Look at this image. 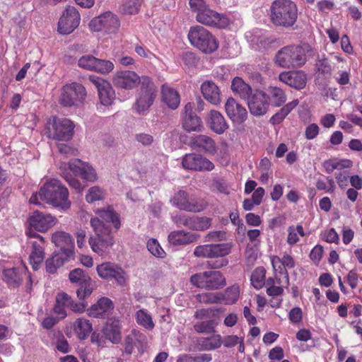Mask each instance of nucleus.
Segmentation results:
<instances>
[{
	"label": "nucleus",
	"instance_id": "20e7f679",
	"mask_svg": "<svg viewBox=\"0 0 362 362\" xmlns=\"http://www.w3.org/2000/svg\"><path fill=\"white\" fill-rule=\"evenodd\" d=\"M309 47L286 46L278 51L275 56V64L282 68H296L304 65L306 62V52Z\"/></svg>",
	"mask_w": 362,
	"mask_h": 362
},
{
	"label": "nucleus",
	"instance_id": "f704fd0d",
	"mask_svg": "<svg viewBox=\"0 0 362 362\" xmlns=\"http://www.w3.org/2000/svg\"><path fill=\"white\" fill-rule=\"evenodd\" d=\"M191 146L193 148H200L206 153L214 154L216 151L214 141L206 135H197L192 139Z\"/></svg>",
	"mask_w": 362,
	"mask_h": 362
},
{
	"label": "nucleus",
	"instance_id": "4c0bfd02",
	"mask_svg": "<svg viewBox=\"0 0 362 362\" xmlns=\"http://www.w3.org/2000/svg\"><path fill=\"white\" fill-rule=\"evenodd\" d=\"M322 165L326 173H332L334 170L339 171L351 168L353 166V161L349 159L332 158L324 161Z\"/></svg>",
	"mask_w": 362,
	"mask_h": 362
},
{
	"label": "nucleus",
	"instance_id": "6e6d98bb",
	"mask_svg": "<svg viewBox=\"0 0 362 362\" xmlns=\"http://www.w3.org/2000/svg\"><path fill=\"white\" fill-rule=\"evenodd\" d=\"M115 65L113 62L107 59H101L97 58L95 63V72L101 74H107L114 69Z\"/></svg>",
	"mask_w": 362,
	"mask_h": 362
},
{
	"label": "nucleus",
	"instance_id": "e2e57ef3",
	"mask_svg": "<svg viewBox=\"0 0 362 362\" xmlns=\"http://www.w3.org/2000/svg\"><path fill=\"white\" fill-rule=\"evenodd\" d=\"M136 332L132 331L130 334L126 336L124 342V353L131 355L134 349Z\"/></svg>",
	"mask_w": 362,
	"mask_h": 362
},
{
	"label": "nucleus",
	"instance_id": "f03ea898",
	"mask_svg": "<svg viewBox=\"0 0 362 362\" xmlns=\"http://www.w3.org/2000/svg\"><path fill=\"white\" fill-rule=\"evenodd\" d=\"M38 198L62 210H67L71 206L68 189L58 180L53 179L45 183L38 192L30 197L29 202L40 204Z\"/></svg>",
	"mask_w": 362,
	"mask_h": 362
},
{
	"label": "nucleus",
	"instance_id": "9b49d317",
	"mask_svg": "<svg viewBox=\"0 0 362 362\" xmlns=\"http://www.w3.org/2000/svg\"><path fill=\"white\" fill-rule=\"evenodd\" d=\"M88 27L93 32L103 31L107 34H116L120 27L118 16L111 11H105L93 18Z\"/></svg>",
	"mask_w": 362,
	"mask_h": 362
},
{
	"label": "nucleus",
	"instance_id": "6e6552de",
	"mask_svg": "<svg viewBox=\"0 0 362 362\" xmlns=\"http://www.w3.org/2000/svg\"><path fill=\"white\" fill-rule=\"evenodd\" d=\"M87 95L85 87L78 83L66 84L62 88L59 102L63 107H79Z\"/></svg>",
	"mask_w": 362,
	"mask_h": 362
},
{
	"label": "nucleus",
	"instance_id": "3c124183",
	"mask_svg": "<svg viewBox=\"0 0 362 362\" xmlns=\"http://www.w3.org/2000/svg\"><path fill=\"white\" fill-rule=\"evenodd\" d=\"M315 187L317 189L325 190L329 194H333L336 190L335 182L331 177H326L325 180L318 179L316 181Z\"/></svg>",
	"mask_w": 362,
	"mask_h": 362
},
{
	"label": "nucleus",
	"instance_id": "338daca9",
	"mask_svg": "<svg viewBox=\"0 0 362 362\" xmlns=\"http://www.w3.org/2000/svg\"><path fill=\"white\" fill-rule=\"evenodd\" d=\"M189 4L192 11L197 14L202 12L208 6L204 0H189Z\"/></svg>",
	"mask_w": 362,
	"mask_h": 362
},
{
	"label": "nucleus",
	"instance_id": "69168bd1",
	"mask_svg": "<svg viewBox=\"0 0 362 362\" xmlns=\"http://www.w3.org/2000/svg\"><path fill=\"white\" fill-rule=\"evenodd\" d=\"M214 310L208 309H199L197 310L194 313V317L200 320H211V318L214 315Z\"/></svg>",
	"mask_w": 362,
	"mask_h": 362
},
{
	"label": "nucleus",
	"instance_id": "e433bc0d",
	"mask_svg": "<svg viewBox=\"0 0 362 362\" xmlns=\"http://www.w3.org/2000/svg\"><path fill=\"white\" fill-rule=\"evenodd\" d=\"M74 257H68L62 252H55L45 262L46 271L50 274H54L66 262H68Z\"/></svg>",
	"mask_w": 362,
	"mask_h": 362
},
{
	"label": "nucleus",
	"instance_id": "423d86ee",
	"mask_svg": "<svg viewBox=\"0 0 362 362\" xmlns=\"http://www.w3.org/2000/svg\"><path fill=\"white\" fill-rule=\"evenodd\" d=\"M75 125L67 118L52 117L46 124L47 135L49 139L58 141H68L74 135Z\"/></svg>",
	"mask_w": 362,
	"mask_h": 362
},
{
	"label": "nucleus",
	"instance_id": "8fccbe9b",
	"mask_svg": "<svg viewBox=\"0 0 362 362\" xmlns=\"http://www.w3.org/2000/svg\"><path fill=\"white\" fill-rule=\"evenodd\" d=\"M299 235L303 237L305 235L304 230L302 226L298 225L296 227L290 226L288 228L287 243L293 245L299 241Z\"/></svg>",
	"mask_w": 362,
	"mask_h": 362
},
{
	"label": "nucleus",
	"instance_id": "cd10ccee",
	"mask_svg": "<svg viewBox=\"0 0 362 362\" xmlns=\"http://www.w3.org/2000/svg\"><path fill=\"white\" fill-rule=\"evenodd\" d=\"M204 98L210 103L218 105L221 103V92L216 84L212 81H206L201 86Z\"/></svg>",
	"mask_w": 362,
	"mask_h": 362
},
{
	"label": "nucleus",
	"instance_id": "49530a36",
	"mask_svg": "<svg viewBox=\"0 0 362 362\" xmlns=\"http://www.w3.org/2000/svg\"><path fill=\"white\" fill-rule=\"evenodd\" d=\"M222 344L220 335H212L209 337H203L199 340V344L205 350H211L221 346Z\"/></svg>",
	"mask_w": 362,
	"mask_h": 362
},
{
	"label": "nucleus",
	"instance_id": "052dcab7",
	"mask_svg": "<svg viewBox=\"0 0 362 362\" xmlns=\"http://www.w3.org/2000/svg\"><path fill=\"white\" fill-rule=\"evenodd\" d=\"M214 320H202L194 324V329L197 333H210L214 331Z\"/></svg>",
	"mask_w": 362,
	"mask_h": 362
},
{
	"label": "nucleus",
	"instance_id": "09e8293b",
	"mask_svg": "<svg viewBox=\"0 0 362 362\" xmlns=\"http://www.w3.org/2000/svg\"><path fill=\"white\" fill-rule=\"evenodd\" d=\"M60 169L64 177L71 187L78 191L83 189L81 182L71 174V172L68 168L67 163L62 164Z\"/></svg>",
	"mask_w": 362,
	"mask_h": 362
},
{
	"label": "nucleus",
	"instance_id": "412c9836",
	"mask_svg": "<svg viewBox=\"0 0 362 362\" xmlns=\"http://www.w3.org/2000/svg\"><path fill=\"white\" fill-rule=\"evenodd\" d=\"M52 242L60 248L59 252L68 257H74V246L71 236L64 231H57L52 235Z\"/></svg>",
	"mask_w": 362,
	"mask_h": 362
},
{
	"label": "nucleus",
	"instance_id": "393cba45",
	"mask_svg": "<svg viewBox=\"0 0 362 362\" xmlns=\"http://www.w3.org/2000/svg\"><path fill=\"white\" fill-rule=\"evenodd\" d=\"M273 269L275 272L279 270V274L284 276L285 284L288 285V269H292L295 267V261L289 255H284L281 258L278 256H274L271 259Z\"/></svg>",
	"mask_w": 362,
	"mask_h": 362
},
{
	"label": "nucleus",
	"instance_id": "7ed1b4c3",
	"mask_svg": "<svg viewBox=\"0 0 362 362\" xmlns=\"http://www.w3.org/2000/svg\"><path fill=\"white\" fill-rule=\"evenodd\" d=\"M297 16V7L291 0H276L271 6V20L276 26L291 27L294 25Z\"/></svg>",
	"mask_w": 362,
	"mask_h": 362
},
{
	"label": "nucleus",
	"instance_id": "bf43d9fd",
	"mask_svg": "<svg viewBox=\"0 0 362 362\" xmlns=\"http://www.w3.org/2000/svg\"><path fill=\"white\" fill-rule=\"evenodd\" d=\"M334 177L338 186L341 189H344L348 186L350 173L346 169L341 170L335 173Z\"/></svg>",
	"mask_w": 362,
	"mask_h": 362
},
{
	"label": "nucleus",
	"instance_id": "6ab92c4d",
	"mask_svg": "<svg viewBox=\"0 0 362 362\" xmlns=\"http://www.w3.org/2000/svg\"><path fill=\"white\" fill-rule=\"evenodd\" d=\"M225 110L233 123L242 124L247 118L246 108L233 98H229L225 103Z\"/></svg>",
	"mask_w": 362,
	"mask_h": 362
},
{
	"label": "nucleus",
	"instance_id": "58836bf2",
	"mask_svg": "<svg viewBox=\"0 0 362 362\" xmlns=\"http://www.w3.org/2000/svg\"><path fill=\"white\" fill-rule=\"evenodd\" d=\"M71 303L70 296L65 293H59L56 297V305L54 307V313L59 315V319L66 316V308Z\"/></svg>",
	"mask_w": 362,
	"mask_h": 362
},
{
	"label": "nucleus",
	"instance_id": "2f4dec72",
	"mask_svg": "<svg viewBox=\"0 0 362 362\" xmlns=\"http://www.w3.org/2000/svg\"><path fill=\"white\" fill-rule=\"evenodd\" d=\"M74 334L80 340L86 339L93 331L90 322L85 317L77 318L71 325Z\"/></svg>",
	"mask_w": 362,
	"mask_h": 362
},
{
	"label": "nucleus",
	"instance_id": "473e14b6",
	"mask_svg": "<svg viewBox=\"0 0 362 362\" xmlns=\"http://www.w3.org/2000/svg\"><path fill=\"white\" fill-rule=\"evenodd\" d=\"M264 95L269 104L274 107H280L286 100L284 90L277 86H269L264 91Z\"/></svg>",
	"mask_w": 362,
	"mask_h": 362
},
{
	"label": "nucleus",
	"instance_id": "4468645a",
	"mask_svg": "<svg viewBox=\"0 0 362 362\" xmlns=\"http://www.w3.org/2000/svg\"><path fill=\"white\" fill-rule=\"evenodd\" d=\"M196 20L203 25L219 28H224L229 24V20L226 15L217 13L209 6L196 15Z\"/></svg>",
	"mask_w": 362,
	"mask_h": 362
},
{
	"label": "nucleus",
	"instance_id": "a18cd8bd",
	"mask_svg": "<svg viewBox=\"0 0 362 362\" xmlns=\"http://www.w3.org/2000/svg\"><path fill=\"white\" fill-rule=\"evenodd\" d=\"M221 303L233 304L239 297V288L236 286L228 288L223 293H221Z\"/></svg>",
	"mask_w": 362,
	"mask_h": 362
},
{
	"label": "nucleus",
	"instance_id": "0e129e2a",
	"mask_svg": "<svg viewBox=\"0 0 362 362\" xmlns=\"http://www.w3.org/2000/svg\"><path fill=\"white\" fill-rule=\"evenodd\" d=\"M322 239L329 243H338L339 237L334 228L323 231L321 234Z\"/></svg>",
	"mask_w": 362,
	"mask_h": 362
},
{
	"label": "nucleus",
	"instance_id": "a19ab883",
	"mask_svg": "<svg viewBox=\"0 0 362 362\" xmlns=\"http://www.w3.org/2000/svg\"><path fill=\"white\" fill-rule=\"evenodd\" d=\"M136 322L147 329H153L155 324L153 321L151 314L144 309H141L135 313Z\"/></svg>",
	"mask_w": 362,
	"mask_h": 362
},
{
	"label": "nucleus",
	"instance_id": "1a4fd4ad",
	"mask_svg": "<svg viewBox=\"0 0 362 362\" xmlns=\"http://www.w3.org/2000/svg\"><path fill=\"white\" fill-rule=\"evenodd\" d=\"M190 282L194 286L206 290H216L226 285V279L218 271H206L195 274L190 277Z\"/></svg>",
	"mask_w": 362,
	"mask_h": 362
},
{
	"label": "nucleus",
	"instance_id": "774afa93",
	"mask_svg": "<svg viewBox=\"0 0 362 362\" xmlns=\"http://www.w3.org/2000/svg\"><path fill=\"white\" fill-rule=\"evenodd\" d=\"M319 134V127L316 124H309L305 131V136L307 139L311 140L315 139Z\"/></svg>",
	"mask_w": 362,
	"mask_h": 362
},
{
	"label": "nucleus",
	"instance_id": "0eeeda50",
	"mask_svg": "<svg viewBox=\"0 0 362 362\" xmlns=\"http://www.w3.org/2000/svg\"><path fill=\"white\" fill-rule=\"evenodd\" d=\"M170 202L175 208L192 213L201 212L208 206L207 202L203 198L191 197L186 191L182 189L175 192Z\"/></svg>",
	"mask_w": 362,
	"mask_h": 362
},
{
	"label": "nucleus",
	"instance_id": "4d7b16f0",
	"mask_svg": "<svg viewBox=\"0 0 362 362\" xmlns=\"http://www.w3.org/2000/svg\"><path fill=\"white\" fill-rule=\"evenodd\" d=\"M103 198L104 192L98 186L90 187L86 195V199L88 203H93L94 202L101 200Z\"/></svg>",
	"mask_w": 362,
	"mask_h": 362
},
{
	"label": "nucleus",
	"instance_id": "603ef678",
	"mask_svg": "<svg viewBox=\"0 0 362 362\" xmlns=\"http://www.w3.org/2000/svg\"><path fill=\"white\" fill-rule=\"evenodd\" d=\"M146 247L150 253L152 254L154 257L158 258H164L165 257V252L161 247L156 239H149L147 241Z\"/></svg>",
	"mask_w": 362,
	"mask_h": 362
},
{
	"label": "nucleus",
	"instance_id": "dca6fc26",
	"mask_svg": "<svg viewBox=\"0 0 362 362\" xmlns=\"http://www.w3.org/2000/svg\"><path fill=\"white\" fill-rule=\"evenodd\" d=\"M182 164L184 168L195 171H211L215 167L209 159L195 153L186 154Z\"/></svg>",
	"mask_w": 362,
	"mask_h": 362
},
{
	"label": "nucleus",
	"instance_id": "2eb2a0df",
	"mask_svg": "<svg viewBox=\"0 0 362 362\" xmlns=\"http://www.w3.org/2000/svg\"><path fill=\"white\" fill-rule=\"evenodd\" d=\"M141 82L140 76L133 71L119 70L112 76V83L115 86L126 90L136 88Z\"/></svg>",
	"mask_w": 362,
	"mask_h": 362
},
{
	"label": "nucleus",
	"instance_id": "c03bdc74",
	"mask_svg": "<svg viewBox=\"0 0 362 362\" xmlns=\"http://www.w3.org/2000/svg\"><path fill=\"white\" fill-rule=\"evenodd\" d=\"M4 280L10 286H18L21 281V272L16 269H6L4 270Z\"/></svg>",
	"mask_w": 362,
	"mask_h": 362
},
{
	"label": "nucleus",
	"instance_id": "de8ad7c7",
	"mask_svg": "<svg viewBox=\"0 0 362 362\" xmlns=\"http://www.w3.org/2000/svg\"><path fill=\"white\" fill-rule=\"evenodd\" d=\"M266 271L263 267L256 268L251 276V284L256 289H260L265 284Z\"/></svg>",
	"mask_w": 362,
	"mask_h": 362
},
{
	"label": "nucleus",
	"instance_id": "aec40b11",
	"mask_svg": "<svg viewBox=\"0 0 362 362\" xmlns=\"http://www.w3.org/2000/svg\"><path fill=\"white\" fill-rule=\"evenodd\" d=\"M57 223L55 217L50 214L35 211L29 218V225L32 228L39 231L45 232Z\"/></svg>",
	"mask_w": 362,
	"mask_h": 362
},
{
	"label": "nucleus",
	"instance_id": "37998d69",
	"mask_svg": "<svg viewBox=\"0 0 362 362\" xmlns=\"http://www.w3.org/2000/svg\"><path fill=\"white\" fill-rule=\"evenodd\" d=\"M69 277L71 283H75L80 286L87 284L90 281L89 276L80 268L71 270L69 273Z\"/></svg>",
	"mask_w": 362,
	"mask_h": 362
},
{
	"label": "nucleus",
	"instance_id": "79ce46f5",
	"mask_svg": "<svg viewBox=\"0 0 362 362\" xmlns=\"http://www.w3.org/2000/svg\"><path fill=\"white\" fill-rule=\"evenodd\" d=\"M232 243H223L211 244V259L223 257L230 253Z\"/></svg>",
	"mask_w": 362,
	"mask_h": 362
},
{
	"label": "nucleus",
	"instance_id": "9d476101",
	"mask_svg": "<svg viewBox=\"0 0 362 362\" xmlns=\"http://www.w3.org/2000/svg\"><path fill=\"white\" fill-rule=\"evenodd\" d=\"M156 95L154 84L149 78H144L133 110L139 115H146L153 105Z\"/></svg>",
	"mask_w": 362,
	"mask_h": 362
},
{
	"label": "nucleus",
	"instance_id": "f3484780",
	"mask_svg": "<svg viewBox=\"0 0 362 362\" xmlns=\"http://www.w3.org/2000/svg\"><path fill=\"white\" fill-rule=\"evenodd\" d=\"M67 165L74 175H80L83 180L92 182L98 180L95 170L88 163L79 159H74L67 163Z\"/></svg>",
	"mask_w": 362,
	"mask_h": 362
},
{
	"label": "nucleus",
	"instance_id": "4be33fe9",
	"mask_svg": "<svg viewBox=\"0 0 362 362\" xmlns=\"http://www.w3.org/2000/svg\"><path fill=\"white\" fill-rule=\"evenodd\" d=\"M122 322L119 319L112 317L106 322L103 332L105 338L115 344L122 341Z\"/></svg>",
	"mask_w": 362,
	"mask_h": 362
},
{
	"label": "nucleus",
	"instance_id": "39448f33",
	"mask_svg": "<svg viewBox=\"0 0 362 362\" xmlns=\"http://www.w3.org/2000/svg\"><path fill=\"white\" fill-rule=\"evenodd\" d=\"M188 39L192 45L206 54L212 53L218 47L215 37L208 30L200 25L190 28Z\"/></svg>",
	"mask_w": 362,
	"mask_h": 362
},
{
	"label": "nucleus",
	"instance_id": "680f3d73",
	"mask_svg": "<svg viewBox=\"0 0 362 362\" xmlns=\"http://www.w3.org/2000/svg\"><path fill=\"white\" fill-rule=\"evenodd\" d=\"M194 257L204 259H211V244L197 246L193 252Z\"/></svg>",
	"mask_w": 362,
	"mask_h": 362
},
{
	"label": "nucleus",
	"instance_id": "ea45409f",
	"mask_svg": "<svg viewBox=\"0 0 362 362\" xmlns=\"http://www.w3.org/2000/svg\"><path fill=\"white\" fill-rule=\"evenodd\" d=\"M98 97L101 105L110 106L115 99V90L109 82L102 86L98 90Z\"/></svg>",
	"mask_w": 362,
	"mask_h": 362
},
{
	"label": "nucleus",
	"instance_id": "a878e982",
	"mask_svg": "<svg viewBox=\"0 0 362 362\" xmlns=\"http://www.w3.org/2000/svg\"><path fill=\"white\" fill-rule=\"evenodd\" d=\"M206 122L209 128L217 134H222L228 129V124L223 115L215 110L209 111Z\"/></svg>",
	"mask_w": 362,
	"mask_h": 362
},
{
	"label": "nucleus",
	"instance_id": "5701e85b",
	"mask_svg": "<svg viewBox=\"0 0 362 362\" xmlns=\"http://www.w3.org/2000/svg\"><path fill=\"white\" fill-rule=\"evenodd\" d=\"M194 105L188 103L184 107L182 126L187 132H200L203 126L201 119L193 112Z\"/></svg>",
	"mask_w": 362,
	"mask_h": 362
},
{
	"label": "nucleus",
	"instance_id": "f8f14e48",
	"mask_svg": "<svg viewBox=\"0 0 362 362\" xmlns=\"http://www.w3.org/2000/svg\"><path fill=\"white\" fill-rule=\"evenodd\" d=\"M97 274L103 280H115L119 286H125L129 281L127 272L118 264L110 262H103L96 267Z\"/></svg>",
	"mask_w": 362,
	"mask_h": 362
},
{
	"label": "nucleus",
	"instance_id": "b1692460",
	"mask_svg": "<svg viewBox=\"0 0 362 362\" xmlns=\"http://www.w3.org/2000/svg\"><path fill=\"white\" fill-rule=\"evenodd\" d=\"M279 80L296 89H302L307 81L306 74L302 71H284L279 74Z\"/></svg>",
	"mask_w": 362,
	"mask_h": 362
},
{
	"label": "nucleus",
	"instance_id": "13d9d810",
	"mask_svg": "<svg viewBox=\"0 0 362 362\" xmlns=\"http://www.w3.org/2000/svg\"><path fill=\"white\" fill-rule=\"evenodd\" d=\"M142 0H127L122 6V11L125 14H136L138 13Z\"/></svg>",
	"mask_w": 362,
	"mask_h": 362
},
{
	"label": "nucleus",
	"instance_id": "c9c22d12",
	"mask_svg": "<svg viewBox=\"0 0 362 362\" xmlns=\"http://www.w3.org/2000/svg\"><path fill=\"white\" fill-rule=\"evenodd\" d=\"M232 91L242 99L247 100L252 94L250 86L246 83L240 77H235L231 82Z\"/></svg>",
	"mask_w": 362,
	"mask_h": 362
},
{
	"label": "nucleus",
	"instance_id": "c85d7f7f",
	"mask_svg": "<svg viewBox=\"0 0 362 362\" xmlns=\"http://www.w3.org/2000/svg\"><path fill=\"white\" fill-rule=\"evenodd\" d=\"M113 309L112 300L107 298L103 297L87 310L88 315L92 317H103L109 313Z\"/></svg>",
	"mask_w": 362,
	"mask_h": 362
},
{
	"label": "nucleus",
	"instance_id": "c756f323",
	"mask_svg": "<svg viewBox=\"0 0 362 362\" xmlns=\"http://www.w3.org/2000/svg\"><path fill=\"white\" fill-rule=\"evenodd\" d=\"M180 223L185 227L195 230H204L211 226V218L206 216H189L181 219Z\"/></svg>",
	"mask_w": 362,
	"mask_h": 362
},
{
	"label": "nucleus",
	"instance_id": "7c9ffc66",
	"mask_svg": "<svg viewBox=\"0 0 362 362\" xmlns=\"http://www.w3.org/2000/svg\"><path fill=\"white\" fill-rule=\"evenodd\" d=\"M198 235L183 230H174L168 235V241L173 245H188L197 240Z\"/></svg>",
	"mask_w": 362,
	"mask_h": 362
},
{
	"label": "nucleus",
	"instance_id": "864d4df0",
	"mask_svg": "<svg viewBox=\"0 0 362 362\" xmlns=\"http://www.w3.org/2000/svg\"><path fill=\"white\" fill-rule=\"evenodd\" d=\"M221 293H204L196 296L201 303H221Z\"/></svg>",
	"mask_w": 362,
	"mask_h": 362
},
{
	"label": "nucleus",
	"instance_id": "bb28decb",
	"mask_svg": "<svg viewBox=\"0 0 362 362\" xmlns=\"http://www.w3.org/2000/svg\"><path fill=\"white\" fill-rule=\"evenodd\" d=\"M28 244L31 247L29 256L30 264L34 270H37L45 259V243L29 241Z\"/></svg>",
	"mask_w": 362,
	"mask_h": 362
},
{
	"label": "nucleus",
	"instance_id": "f257e3e1",
	"mask_svg": "<svg viewBox=\"0 0 362 362\" xmlns=\"http://www.w3.org/2000/svg\"><path fill=\"white\" fill-rule=\"evenodd\" d=\"M97 217L90 219V226L95 236L89 238V245L93 252L100 255L106 252L114 244V238L110 227L112 223L117 230L121 226L119 214L111 206L98 209Z\"/></svg>",
	"mask_w": 362,
	"mask_h": 362
},
{
	"label": "nucleus",
	"instance_id": "5fc2aeb1",
	"mask_svg": "<svg viewBox=\"0 0 362 362\" xmlns=\"http://www.w3.org/2000/svg\"><path fill=\"white\" fill-rule=\"evenodd\" d=\"M97 58L90 54H86L79 58L78 65L81 69L95 71Z\"/></svg>",
	"mask_w": 362,
	"mask_h": 362
},
{
	"label": "nucleus",
	"instance_id": "72a5a7b5",
	"mask_svg": "<svg viewBox=\"0 0 362 362\" xmlns=\"http://www.w3.org/2000/svg\"><path fill=\"white\" fill-rule=\"evenodd\" d=\"M162 100L170 108L175 110L180 105V98L177 91L167 84L161 87Z\"/></svg>",
	"mask_w": 362,
	"mask_h": 362
},
{
	"label": "nucleus",
	"instance_id": "a211bd4d",
	"mask_svg": "<svg viewBox=\"0 0 362 362\" xmlns=\"http://www.w3.org/2000/svg\"><path fill=\"white\" fill-rule=\"evenodd\" d=\"M247 101L250 113L255 116L264 115L268 110L269 104L263 90H255Z\"/></svg>",
	"mask_w": 362,
	"mask_h": 362
},
{
	"label": "nucleus",
	"instance_id": "ddd939ff",
	"mask_svg": "<svg viewBox=\"0 0 362 362\" xmlns=\"http://www.w3.org/2000/svg\"><path fill=\"white\" fill-rule=\"evenodd\" d=\"M81 17L78 10L68 6L63 11L58 22V31L62 35L71 33L80 23Z\"/></svg>",
	"mask_w": 362,
	"mask_h": 362
}]
</instances>
